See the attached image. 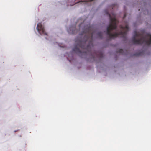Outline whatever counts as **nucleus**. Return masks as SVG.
<instances>
[{
  "instance_id": "nucleus-1",
  "label": "nucleus",
  "mask_w": 151,
  "mask_h": 151,
  "mask_svg": "<svg viewBox=\"0 0 151 151\" xmlns=\"http://www.w3.org/2000/svg\"><path fill=\"white\" fill-rule=\"evenodd\" d=\"M106 13L109 15L110 20V23L105 32L106 35L109 37V38L119 36L121 37V38H126V36L129 30L128 24H126L124 27L121 25L119 30H116L118 21L116 19L115 15L114 13L113 14V17H112L108 12H106Z\"/></svg>"
},
{
  "instance_id": "nucleus-6",
  "label": "nucleus",
  "mask_w": 151,
  "mask_h": 151,
  "mask_svg": "<svg viewBox=\"0 0 151 151\" xmlns=\"http://www.w3.org/2000/svg\"><path fill=\"white\" fill-rule=\"evenodd\" d=\"M36 29L38 33L41 35H47L46 33L44 27L42 25L41 23H38L37 25Z\"/></svg>"
},
{
  "instance_id": "nucleus-11",
  "label": "nucleus",
  "mask_w": 151,
  "mask_h": 151,
  "mask_svg": "<svg viewBox=\"0 0 151 151\" xmlns=\"http://www.w3.org/2000/svg\"><path fill=\"white\" fill-rule=\"evenodd\" d=\"M126 17V14H124V16L123 18L124 19Z\"/></svg>"
},
{
  "instance_id": "nucleus-14",
  "label": "nucleus",
  "mask_w": 151,
  "mask_h": 151,
  "mask_svg": "<svg viewBox=\"0 0 151 151\" xmlns=\"http://www.w3.org/2000/svg\"><path fill=\"white\" fill-rule=\"evenodd\" d=\"M139 10V11H140V9H139V10Z\"/></svg>"
},
{
  "instance_id": "nucleus-12",
  "label": "nucleus",
  "mask_w": 151,
  "mask_h": 151,
  "mask_svg": "<svg viewBox=\"0 0 151 151\" xmlns=\"http://www.w3.org/2000/svg\"><path fill=\"white\" fill-rule=\"evenodd\" d=\"M149 36L150 37L149 38H151V34H150L149 35Z\"/></svg>"
},
{
  "instance_id": "nucleus-9",
  "label": "nucleus",
  "mask_w": 151,
  "mask_h": 151,
  "mask_svg": "<svg viewBox=\"0 0 151 151\" xmlns=\"http://www.w3.org/2000/svg\"><path fill=\"white\" fill-rule=\"evenodd\" d=\"M143 52H140L138 53H136L135 54V55L136 56H141L142 55V54L143 53Z\"/></svg>"
},
{
  "instance_id": "nucleus-7",
  "label": "nucleus",
  "mask_w": 151,
  "mask_h": 151,
  "mask_svg": "<svg viewBox=\"0 0 151 151\" xmlns=\"http://www.w3.org/2000/svg\"><path fill=\"white\" fill-rule=\"evenodd\" d=\"M76 0H72L73 1H75V4H79L81 5H89V3L93 1V0H86L84 1H76Z\"/></svg>"
},
{
  "instance_id": "nucleus-13",
  "label": "nucleus",
  "mask_w": 151,
  "mask_h": 151,
  "mask_svg": "<svg viewBox=\"0 0 151 151\" xmlns=\"http://www.w3.org/2000/svg\"><path fill=\"white\" fill-rule=\"evenodd\" d=\"M81 38H82V37H81ZM83 38H88V37H85L84 36Z\"/></svg>"
},
{
  "instance_id": "nucleus-5",
  "label": "nucleus",
  "mask_w": 151,
  "mask_h": 151,
  "mask_svg": "<svg viewBox=\"0 0 151 151\" xmlns=\"http://www.w3.org/2000/svg\"><path fill=\"white\" fill-rule=\"evenodd\" d=\"M85 49L81 48L80 47L79 43L76 41L75 45L74 48L73 49V51L76 54L79 55V56L80 54L84 53H90L87 50L86 51H84Z\"/></svg>"
},
{
  "instance_id": "nucleus-10",
  "label": "nucleus",
  "mask_w": 151,
  "mask_h": 151,
  "mask_svg": "<svg viewBox=\"0 0 151 151\" xmlns=\"http://www.w3.org/2000/svg\"><path fill=\"white\" fill-rule=\"evenodd\" d=\"M123 50L122 49H119L117 51L118 53H122L123 52Z\"/></svg>"
},
{
  "instance_id": "nucleus-15",
  "label": "nucleus",
  "mask_w": 151,
  "mask_h": 151,
  "mask_svg": "<svg viewBox=\"0 0 151 151\" xmlns=\"http://www.w3.org/2000/svg\"><path fill=\"white\" fill-rule=\"evenodd\" d=\"M109 39H111L112 38H109Z\"/></svg>"
},
{
  "instance_id": "nucleus-4",
  "label": "nucleus",
  "mask_w": 151,
  "mask_h": 151,
  "mask_svg": "<svg viewBox=\"0 0 151 151\" xmlns=\"http://www.w3.org/2000/svg\"><path fill=\"white\" fill-rule=\"evenodd\" d=\"M132 43L135 45L148 46L151 44V38H132Z\"/></svg>"
},
{
  "instance_id": "nucleus-8",
  "label": "nucleus",
  "mask_w": 151,
  "mask_h": 151,
  "mask_svg": "<svg viewBox=\"0 0 151 151\" xmlns=\"http://www.w3.org/2000/svg\"><path fill=\"white\" fill-rule=\"evenodd\" d=\"M134 34L135 36L132 38H136V37H139V38H144L142 35L139 34V32L136 31H134Z\"/></svg>"
},
{
  "instance_id": "nucleus-2",
  "label": "nucleus",
  "mask_w": 151,
  "mask_h": 151,
  "mask_svg": "<svg viewBox=\"0 0 151 151\" xmlns=\"http://www.w3.org/2000/svg\"><path fill=\"white\" fill-rule=\"evenodd\" d=\"M93 38H77L76 42L79 43L80 47L85 49L91 54L92 58L94 59L96 58H101L103 57V54L101 52H94L91 54L92 50L93 47Z\"/></svg>"
},
{
  "instance_id": "nucleus-3",
  "label": "nucleus",
  "mask_w": 151,
  "mask_h": 151,
  "mask_svg": "<svg viewBox=\"0 0 151 151\" xmlns=\"http://www.w3.org/2000/svg\"><path fill=\"white\" fill-rule=\"evenodd\" d=\"M79 30L77 29L75 27H71L68 29V32L70 34H75L79 33L80 35L85 36L87 34L91 32V27H89L85 29V25L84 23H81L78 26Z\"/></svg>"
}]
</instances>
